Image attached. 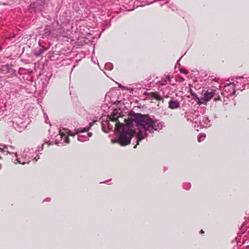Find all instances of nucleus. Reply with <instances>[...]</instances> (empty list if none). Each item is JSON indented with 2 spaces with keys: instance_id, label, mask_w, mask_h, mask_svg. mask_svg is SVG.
Instances as JSON below:
<instances>
[{
  "instance_id": "obj_1",
  "label": "nucleus",
  "mask_w": 249,
  "mask_h": 249,
  "mask_svg": "<svg viewBox=\"0 0 249 249\" xmlns=\"http://www.w3.org/2000/svg\"><path fill=\"white\" fill-rule=\"evenodd\" d=\"M133 121L136 123L137 129H139L137 136V144H139L140 141L147 137L148 132L152 133L154 131H159L162 129L164 125L162 122L150 118L148 115L135 114L133 116Z\"/></svg>"
},
{
  "instance_id": "obj_2",
  "label": "nucleus",
  "mask_w": 249,
  "mask_h": 249,
  "mask_svg": "<svg viewBox=\"0 0 249 249\" xmlns=\"http://www.w3.org/2000/svg\"><path fill=\"white\" fill-rule=\"evenodd\" d=\"M91 126V124L86 127L77 128L75 130V133H73L68 129H63L60 130L59 137L56 140L59 142L61 141L60 143H69L70 141L68 136H74L75 134H77V140L79 141H86L89 138L92 136V134L91 132H88L86 135H83L82 133L88 131Z\"/></svg>"
},
{
  "instance_id": "obj_3",
  "label": "nucleus",
  "mask_w": 249,
  "mask_h": 249,
  "mask_svg": "<svg viewBox=\"0 0 249 249\" xmlns=\"http://www.w3.org/2000/svg\"><path fill=\"white\" fill-rule=\"evenodd\" d=\"M116 130L119 133V142L121 145H126L130 143L131 139L135 131L129 125H124L123 124L116 123Z\"/></svg>"
},
{
  "instance_id": "obj_4",
  "label": "nucleus",
  "mask_w": 249,
  "mask_h": 249,
  "mask_svg": "<svg viewBox=\"0 0 249 249\" xmlns=\"http://www.w3.org/2000/svg\"><path fill=\"white\" fill-rule=\"evenodd\" d=\"M9 153H13V152H11L10 151H7ZM34 153L33 149H30L28 151H26V150H24V151L20 154H18L17 153H14L15 154V158H12V160L13 162L15 163H18L21 164H24L26 163H28L30 162V159L34 156L33 154Z\"/></svg>"
},
{
  "instance_id": "obj_5",
  "label": "nucleus",
  "mask_w": 249,
  "mask_h": 249,
  "mask_svg": "<svg viewBox=\"0 0 249 249\" xmlns=\"http://www.w3.org/2000/svg\"><path fill=\"white\" fill-rule=\"evenodd\" d=\"M172 78V77H171L169 74L165 75L164 77L157 83L159 89L162 91V94L165 98H168L169 97L168 95L169 94V92L168 91L170 90L171 87L170 86H167L166 88L162 89V87L169 83Z\"/></svg>"
},
{
  "instance_id": "obj_6",
  "label": "nucleus",
  "mask_w": 249,
  "mask_h": 249,
  "mask_svg": "<svg viewBox=\"0 0 249 249\" xmlns=\"http://www.w3.org/2000/svg\"><path fill=\"white\" fill-rule=\"evenodd\" d=\"M235 93V85L233 83H230L228 85L225 86L223 90V94L224 96L229 97L231 96Z\"/></svg>"
},
{
  "instance_id": "obj_7",
  "label": "nucleus",
  "mask_w": 249,
  "mask_h": 249,
  "mask_svg": "<svg viewBox=\"0 0 249 249\" xmlns=\"http://www.w3.org/2000/svg\"><path fill=\"white\" fill-rule=\"evenodd\" d=\"M216 91V90L214 89H208L207 90L203 96V101H205L208 102L210 101V100L213 97Z\"/></svg>"
},
{
  "instance_id": "obj_8",
  "label": "nucleus",
  "mask_w": 249,
  "mask_h": 249,
  "mask_svg": "<svg viewBox=\"0 0 249 249\" xmlns=\"http://www.w3.org/2000/svg\"><path fill=\"white\" fill-rule=\"evenodd\" d=\"M179 102L178 100L173 98H172L168 103L169 107L172 109L178 108L179 107Z\"/></svg>"
},
{
  "instance_id": "obj_9",
  "label": "nucleus",
  "mask_w": 249,
  "mask_h": 249,
  "mask_svg": "<svg viewBox=\"0 0 249 249\" xmlns=\"http://www.w3.org/2000/svg\"><path fill=\"white\" fill-rule=\"evenodd\" d=\"M196 116H198V111H195L192 113H185V117L188 121L193 123Z\"/></svg>"
},
{
  "instance_id": "obj_10",
  "label": "nucleus",
  "mask_w": 249,
  "mask_h": 249,
  "mask_svg": "<svg viewBox=\"0 0 249 249\" xmlns=\"http://www.w3.org/2000/svg\"><path fill=\"white\" fill-rule=\"evenodd\" d=\"M201 117L198 114V116H196L195 117V120L193 122V123L197 124L194 125V127L196 128V130H198V128H201Z\"/></svg>"
},
{
  "instance_id": "obj_11",
  "label": "nucleus",
  "mask_w": 249,
  "mask_h": 249,
  "mask_svg": "<svg viewBox=\"0 0 249 249\" xmlns=\"http://www.w3.org/2000/svg\"><path fill=\"white\" fill-rule=\"evenodd\" d=\"M210 121L208 118L206 116H202L201 117V128L202 127H207L209 126V123Z\"/></svg>"
},
{
  "instance_id": "obj_12",
  "label": "nucleus",
  "mask_w": 249,
  "mask_h": 249,
  "mask_svg": "<svg viewBox=\"0 0 249 249\" xmlns=\"http://www.w3.org/2000/svg\"><path fill=\"white\" fill-rule=\"evenodd\" d=\"M46 49L44 47H42L40 48L38 50H36L35 51L34 54L36 56H38L42 54L45 51Z\"/></svg>"
},
{
  "instance_id": "obj_13",
  "label": "nucleus",
  "mask_w": 249,
  "mask_h": 249,
  "mask_svg": "<svg viewBox=\"0 0 249 249\" xmlns=\"http://www.w3.org/2000/svg\"><path fill=\"white\" fill-rule=\"evenodd\" d=\"M151 95L153 98L154 99L160 101L162 99V97L160 95L158 92H152L151 93Z\"/></svg>"
},
{
  "instance_id": "obj_14",
  "label": "nucleus",
  "mask_w": 249,
  "mask_h": 249,
  "mask_svg": "<svg viewBox=\"0 0 249 249\" xmlns=\"http://www.w3.org/2000/svg\"><path fill=\"white\" fill-rule=\"evenodd\" d=\"M206 137V135L204 133H201L198 136V138H197V139H198V141L199 142H201L202 141H203L204 139Z\"/></svg>"
},
{
  "instance_id": "obj_15",
  "label": "nucleus",
  "mask_w": 249,
  "mask_h": 249,
  "mask_svg": "<svg viewBox=\"0 0 249 249\" xmlns=\"http://www.w3.org/2000/svg\"><path fill=\"white\" fill-rule=\"evenodd\" d=\"M11 68V66H10L9 65H6L5 66H3L2 67L1 70L2 71H9L10 69Z\"/></svg>"
},
{
  "instance_id": "obj_16",
  "label": "nucleus",
  "mask_w": 249,
  "mask_h": 249,
  "mask_svg": "<svg viewBox=\"0 0 249 249\" xmlns=\"http://www.w3.org/2000/svg\"><path fill=\"white\" fill-rule=\"evenodd\" d=\"M105 67H106V69L108 70H111L113 69V66L110 63L107 64L105 65Z\"/></svg>"
},
{
  "instance_id": "obj_17",
  "label": "nucleus",
  "mask_w": 249,
  "mask_h": 249,
  "mask_svg": "<svg viewBox=\"0 0 249 249\" xmlns=\"http://www.w3.org/2000/svg\"><path fill=\"white\" fill-rule=\"evenodd\" d=\"M206 103H207L206 101H203V97L201 98L200 99H198V104L199 105L205 104Z\"/></svg>"
},
{
  "instance_id": "obj_18",
  "label": "nucleus",
  "mask_w": 249,
  "mask_h": 249,
  "mask_svg": "<svg viewBox=\"0 0 249 249\" xmlns=\"http://www.w3.org/2000/svg\"><path fill=\"white\" fill-rule=\"evenodd\" d=\"M45 34L44 36L46 37L47 36H48L50 33V30L49 28H46L45 29Z\"/></svg>"
},
{
  "instance_id": "obj_19",
  "label": "nucleus",
  "mask_w": 249,
  "mask_h": 249,
  "mask_svg": "<svg viewBox=\"0 0 249 249\" xmlns=\"http://www.w3.org/2000/svg\"><path fill=\"white\" fill-rule=\"evenodd\" d=\"M183 187L186 190H189L191 187V184L190 183H186L184 184Z\"/></svg>"
},
{
  "instance_id": "obj_20",
  "label": "nucleus",
  "mask_w": 249,
  "mask_h": 249,
  "mask_svg": "<svg viewBox=\"0 0 249 249\" xmlns=\"http://www.w3.org/2000/svg\"><path fill=\"white\" fill-rule=\"evenodd\" d=\"M180 72H182V73H184L185 74H187V71L184 69H180Z\"/></svg>"
},
{
  "instance_id": "obj_21",
  "label": "nucleus",
  "mask_w": 249,
  "mask_h": 249,
  "mask_svg": "<svg viewBox=\"0 0 249 249\" xmlns=\"http://www.w3.org/2000/svg\"><path fill=\"white\" fill-rule=\"evenodd\" d=\"M39 159V156H38V155H36V156L35 157V158H34V159L35 160H36V161H37V160H38V159Z\"/></svg>"
},
{
  "instance_id": "obj_22",
  "label": "nucleus",
  "mask_w": 249,
  "mask_h": 249,
  "mask_svg": "<svg viewBox=\"0 0 249 249\" xmlns=\"http://www.w3.org/2000/svg\"><path fill=\"white\" fill-rule=\"evenodd\" d=\"M112 119H113L114 121H116V118L115 117H113Z\"/></svg>"
},
{
  "instance_id": "obj_23",
  "label": "nucleus",
  "mask_w": 249,
  "mask_h": 249,
  "mask_svg": "<svg viewBox=\"0 0 249 249\" xmlns=\"http://www.w3.org/2000/svg\"><path fill=\"white\" fill-rule=\"evenodd\" d=\"M200 232L201 233H204V231L202 230H201V231H200Z\"/></svg>"
}]
</instances>
